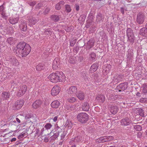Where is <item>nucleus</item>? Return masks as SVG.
<instances>
[{"instance_id": "f704fd0d", "label": "nucleus", "mask_w": 147, "mask_h": 147, "mask_svg": "<svg viewBox=\"0 0 147 147\" xmlns=\"http://www.w3.org/2000/svg\"><path fill=\"white\" fill-rule=\"evenodd\" d=\"M65 125L68 127L69 129H71L72 126V123L71 121L68 120L66 121Z\"/></svg>"}, {"instance_id": "603ef678", "label": "nucleus", "mask_w": 147, "mask_h": 147, "mask_svg": "<svg viewBox=\"0 0 147 147\" xmlns=\"http://www.w3.org/2000/svg\"><path fill=\"white\" fill-rule=\"evenodd\" d=\"M44 130V128H42L40 131V133L39 134L40 135H42L43 133V132Z\"/></svg>"}, {"instance_id": "393cba45", "label": "nucleus", "mask_w": 147, "mask_h": 147, "mask_svg": "<svg viewBox=\"0 0 147 147\" xmlns=\"http://www.w3.org/2000/svg\"><path fill=\"white\" fill-rule=\"evenodd\" d=\"M111 67V66L108 65L105 68L103 69V72L104 74V75H107L108 74L110 71V68Z\"/></svg>"}, {"instance_id": "3c124183", "label": "nucleus", "mask_w": 147, "mask_h": 147, "mask_svg": "<svg viewBox=\"0 0 147 147\" xmlns=\"http://www.w3.org/2000/svg\"><path fill=\"white\" fill-rule=\"evenodd\" d=\"M4 8L3 5L0 6V12H2L4 11Z\"/></svg>"}, {"instance_id": "864d4df0", "label": "nucleus", "mask_w": 147, "mask_h": 147, "mask_svg": "<svg viewBox=\"0 0 147 147\" xmlns=\"http://www.w3.org/2000/svg\"><path fill=\"white\" fill-rule=\"evenodd\" d=\"M76 9L77 11H78L79 9V6L77 5H76Z\"/></svg>"}, {"instance_id": "473e14b6", "label": "nucleus", "mask_w": 147, "mask_h": 147, "mask_svg": "<svg viewBox=\"0 0 147 147\" xmlns=\"http://www.w3.org/2000/svg\"><path fill=\"white\" fill-rule=\"evenodd\" d=\"M94 42L93 40L91 39L89 40L87 43L88 47L89 48H90L92 47L94 45Z\"/></svg>"}, {"instance_id": "5fc2aeb1", "label": "nucleus", "mask_w": 147, "mask_h": 147, "mask_svg": "<svg viewBox=\"0 0 147 147\" xmlns=\"http://www.w3.org/2000/svg\"><path fill=\"white\" fill-rule=\"evenodd\" d=\"M142 133L141 132H139L138 134V137H140L142 135Z\"/></svg>"}, {"instance_id": "0eeeda50", "label": "nucleus", "mask_w": 147, "mask_h": 147, "mask_svg": "<svg viewBox=\"0 0 147 147\" xmlns=\"http://www.w3.org/2000/svg\"><path fill=\"white\" fill-rule=\"evenodd\" d=\"M55 129L56 132L51 137V139L53 140H55L57 138L59 135V133L61 131V129L57 125H55Z\"/></svg>"}, {"instance_id": "f257e3e1", "label": "nucleus", "mask_w": 147, "mask_h": 147, "mask_svg": "<svg viewBox=\"0 0 147 147\" xmlns=\"http://www.w3.org/2000/svg\"><path fill=\"white\" fill-rule=\"evenodd\" d=\"M48 78L51 82L53 83L63 82L65 80V76L61 71L51 73L49 76Z\"/></svg>"}, {"instance_id": "58836bf2", "label": "nucleus", "mask_w": 147, "mask_h": 147, "mask_svg": "<svg viewBox=\"0 0 147 147\" xmlns=\"http://www.w3.org/2000/svg\"><path fill=\"white\" fill-rule=\"evenodd\" d=\"M9 16V14L8 13H6L5 12V11H3L1 13V16L2 18L4 19H6L8 16Z\"/></svg>"}, {"instance_id": "4c0bfd02", "label": "nucleus", "mask_w": 147, "mask_h": 147, "mask_svg": "<svg viewBox=\"0 0 147 147\" xmlns=\"http://www.w3.org/2000/svg\"><path fill=\"white\" fill-rule=\"evenodd\" d=\"M26 132L25 131L22 132L20 135L18 136V138L19 139H21L24 137H26L27 136V134H26Z\"/></svg>"}, {"instance_id": "6e6552de", "label": "nucleus", "mask_w": 147, "mask_h": 147, "mask_svg": "<svg viewBox=\"0 0 147 147\" xmlns=\"http://www.w3.org/2000/svg\"><path fill=\"white\" fill-rule=\"evenodd\" d=\"M24 103L23 100H18L15 103L14 106L13 107V109L16 110L20 109L23 105Z\"/></svg>"}, {"instance_id": "0e129e2a", "label": "nucleus", "mask_w": 147, "mask_h": 147, "mask_svg": "<svg viewBox=\"0 0 147 147\" xmlns=\"http://www.w3.org/2000/svg\"><path fill=\"white\" fill-rule=\"evenodd\" d=\"M81 17L84 20H85V19L86 18V17L85 16H82Z\"/></svg>"}, {"instance_id": "4468645a", "label": "nucleus", "mask_w": 147, "mask_h": 147, "mask_svg": "<svg viewBox=\"0 0 147 147\" xmlns=\"http://www.w3.org/2000/svg\"><path fill=\"white\" fill-rule=\"evenodd\" d=\"M113 137L111 136H107L102 137L100 138L99 140L101 142H104L112 140Z\"/></svg>"}, {"instance_id": "b1692460", "label": "nucleus", "mask_w": 147, "mask_h": 147, "mask_svg": "<svg viewBox=\"0 0 147 147\" xmlns=\"http://www.w3.org/2000/svg\"><path fill=\"white\" fill-rule=\"evenodd\" d=\"M65 2L63 1H61L59 3H57L55 6V8L57 10H59L61 9L63 5L64 4Z\"/></svg>"}, {"instance_id": "c85d7f7f", "label": "nucleus", "mask_w": 147, "mask_h": 147, "mask_svg": "<svg viewBox=\"0 0 147 147\" xmlns=\"http://www.w3.org/2000/svg\"><path fill=\"white\" fill-rule=\"evenodd\" d=\"M96 99L98 100L99 102H103L105 100V96L102 95H100L96 98Z\"/></svg>"}, {"instance_id": "a18cd8bd", "label": "nucleus", "mask_w": 147, "mask_h": 147, "mask_svg": "<svg viewBox=\"0 0 147 147\" xmlns=\"http://www.w3.org/2000/svg\"><path fill=\"white\" fill-rule=\"evenodd\" d=\"M76 100V98L74 97H72L69 98L68 99V101L71 102H73Z\"/></svg>"}, {"instance_id": "e2e57ef3", "label": "nucleus", "mask_w": 147, "mask_h": 147, "mask_svg": "<svg viewBox=\"0 0 147 147\" xmlns=\"http://www.w3.org/2000/svg\"><path fill=\"white\" fill-rule=\"evenodd\" d=\"M136 96H140V94L139 92H138L136 94Z\"/></svg>"}, {"instance_id": "6ab92c4d", "label": "nucleus", "mask_w": 147, "mask_h": 147, "mask_svg": "<svg viewBox=\"0 0 147 147\" xmlns=\"http://www.w3.org/2000/svg\"><path fill=\"white\" fill-rule=\"evenodd\" d=\"M76 96L80 100H82L84 99L85 94L82 92L79 91L77 94Z\"/></svg>"}, {"instance_id": "09e8293b", "label": "nucleus", "mask_w": 147, "mask_h": 147, "mask_svg": "<svg viewBox=\"0 0 147 147\" xmlns=\"http://www.w3.org/2000/svg\"><path fill=\"white\" fill-rule=\"evenodd\" d=\"M40 133V132H39V129H36L35 136H39L40 135H41L39 134Z\"/></svg>"}, {"instance_id": "72a5a7b5", "label": "nucleus", "mask_w": 147, "mask_h": 147, "mask_svg": "<svg viewBox=\"0 0 147 147\" xmlns=\"http://www.w3.org/2000/svg\"><path fill=\"white\" fill-rule=\"evenodd\" d=\"M96 57V56L95 54L94 53H92L90 54L89 57V59L91 61H95Z\"/></svg>"}, {"instance_id": "69168bd1", "label": "nucleus", "mask_w": 147, "mask_h": 147, "mask_svg": "<svg viewBox=\"0 0 147 147\" xmlns=\"http://www.w3.org/2000/svg\"><path fill=\"white\" fill-rule=\"evenodd\" d=\"M100 18V16L98 15L97 16V20H98V19H99V18Z\"/></svg>"}, {"instance_id": "20e7f679", "label": "nucleus", "mask_w": 147, "mask_h": 147, "mask_svg": "<svg viewBox=\"0 0 147 147\" xmlns=\"http://www.w3.org/2000/svg\"><path fill=\"white\" fill-rule=\"evenodd\" d=\"M25 43H20L17 45L16 49V52L18 55H21L22 53L23 49L25 46Z\"/></svg>"}, {"instance_id": "a19ab883", "label": "nucleus", "mask_w": 147, "mask_h": 147, "mask_svg": "<svg viewBox=\"0 0 147 147\" xmlns=\"http://www.w3.org/2000/svg\"><path fill=\"white\" fill-rule=\"evenodd\" d=\"M138 113L139 115L142 117L144 116V114L143 111L141 108H138Z\"/></svg>"}, {"instance_id": "f3484780", "label": "nucleus", "mask_w": 147, "mask_h": 147, "mask_svg": "<svg viewBox=\"0 0 147 147\" xmlns=\"http://www.w3.org/2000/svg\"><path fill=\"white\" fill-rule=\"evenodd\" d=\"M21 23L20 25V28L21 30L22 31H25L27 30L26 23V21H22L21 22Z\"/></svg>"}, {"instance_id": "423d86ee", "label": "nucleus", "mask_w": 147, "mask_h": 147, "mask_svg": "<svg viewBox=\"0 0 147 147\" xmlns=\"http://www.w3.org/2000/svg\"><path fill=\"white\" fill-rule=\"evenodd\" d=\"M27 87L26 85L21 86H20L17 94V95L20 97L23 95L26 92Z\"/></svg>"}, {"instance_id": "9b49d317", "label": "nucleus", "mask_w": 147, "mask_h": 147, "mask_svg": "<svg viewBox=\"0 0 147 147\" xmlns=\"http://www.w3.org/2000/svg\"><path fill=\"white\" fill-rule=\"evenodd\" d=\"M60 67L59 60L58 58H55L53 61V68L54 69H57Z\"/></svg>"}, {"instance_id": "8fccbe9b", "label": "nucleus", "mask_w": 147, "mask_h": 147, "mask_svg": "<svg viewBox=\"0 0 147 147\" xmlns=\"http://www.w3.org/2000/svg\"><path fill=\"white\" fill-rule=\"evenodd\" d=\"M12 40L13 38H9L7 39V41L8 43H9L10 44H11L12 43Z\"/></svg>"}, {"instance_id": "ea45409f", "label": "nucleus", "mask_w": 147, "mask_h": 147, "mask_svg": "<svg viewBox=\"0 0 147 147\" xmlns=\"http://www.w3.org/2000/svg\"><path fill=\"white\" fill-rule=\"evenodd\" d=\"M52 127V125L49 123H47L44 126V128L46 130L49 129L50 128H51Z\"/></svg>"}, {"instance_id": "412c9836", "label": "nucleus", "mask_w": 147, "mask_h": 147, "mask_svg": "<svg viewBox=\"0 0 147 147\" xmlns=\"http://www.w3.org/2000/svg\"><path fill=\"white\" fill-rule=\"evenodd\" d=\"M98 65L97 63H94L91 66L90 70L91 73H92L96 71L98 67Z\"/></svg>"}, {"instance_id": "bb28decb", "label": "nucleus", "mask_w": 147, "mask_h": 147, "mask_svg": "<svg viewBox=\"0 0 147 147\" xmlns=\"http://www.w3.org/2000/svg\"><path fill=\"white\" fill-rule=\"evenodd\" d=\"M9 94L7 92H4L2 94V98L3 100H7L9 97Z\"/></svg>"}, {"instance_id": "c756f323", "label": "nucleus", "mask_w": 147, "mask_h": 147, "mask_svg": "<svg viewBox=\"0 0 147 147\" xmlns=\"http://www.w3.org/2000/svg\"><path fill=\"white\" fill-rule=\"evenodd\" d=\"M29 22L30 26L34 25L36 22V20L35 18L33 17H30L29 20Z\"/></svg>"}, {"instance_id": "1a4fd4ad", "label": "nucleus", "mask_w": 147, "mask_h": 147, "mask_svg": "<svg viewBox=\"0 0 147 147\" xmlns=\"http://www.w3.org/2000/svg\"><path fill=\"white\" fill-rule=\"evenodd\" d=\"M131 123V121L127 117L122 119L121 121V125L124 126H127L129 125Z\"/></svg>"}, {"instance_id": "7c9ffc66", "label": "nucleus", "mask_w": 147, "mask_h": 147, "mask_svg": "<svg viewBox=\"0 0 147 147\" xmlns=\"http://www.w3.org/2000/svg\"><path fill=\"white\" fill-rule=\"evenodd\" d=\"M127 84H125L124 83L121 84L118 86V88H120L123 90H125L127 88Z\"/></svg>"}, {"instance_id": "9d476101", "label": "nucleus", "mask_w": 147, "mask_h": 147, "mask_svg": "<svg viewBox=\"0 0 147 147\" xmlns=\"http://www.w3.org/2000/svg\"><path fill=\"white\" fill-rule=\"evenodd\" d=\"M60 90V88L59 86H55L52 88L51 93L53 96H56L59 93Z\"/></svg>"}, {"instance_id": "a211bd4d", "label": "nucleus", "mask_w": 147, "mask_h": 147, "mask_svg": "<svg viewBox=\"0 0 147 147\" xmlns=\"http://www.w3.org/2000/svg\"><path fill=\"white\" fill-rule=\"evenodd\" d=\"M7 60H9L11 63L13 65L16 66L18 65V61L14 57H12L10 59L8 58Z\"/></svg>"}, {"instance_id": "f8f14e48", "label": "nucleus", "mask_w": 147, "mask_h": 147, "mask_svg": "<svg viewBox=\"0 0 147 147\" xmlns=\"http://www.w3.org/2000/svg\"><path fill=\"white\" fill-rule=\"evenodd\" d=\"M144 16L143 14L139 13L137 15V21L140 24H142L144 21Z\"/></svg>"}, {"instance_id": "4be33fe9", "label": "nucleus", "mask_w": 147, "mask_h": 147, "mask_svg": "<svg viewBox=\"0 0 147 147\" xmlns=\"http://www.w3.org/2000/svg\"><path fill=\"white\" fill-rule=\"evenodd\" d=\"M19 20V18L18 17L12 18L10 19L9 21L11 24H13L18 23Z\"/></svg>"}, {"instance_id": "49530a36", "label": "nucleus", "mask_w": 147, "mask_h": 147, "mask_svg": "<svg viewBox=\"0 0 147 147\" xmlns=\"http://www.w3.org/2000/svg\"><path fill=\"white\" fill-rule=\"evenodd\" d=\"M66 135V132L64 131L61 134V139H63L65 138Z\"/></svg>"}, {"instance_id": "f03ea898", "label": "nucleus", "mask_w": 147, "mask_h": 147, "mask_svg": "<svg viewBox=\"0 0 147 147\" xmlns=\"http://www.w3.org/2000/svg\"><path fill=\"white\" fill-rule=\"evenodd\" d=\"M126 34L128 41L133 44L135 40V37L133 31L131 28H127L126 30Z\"/></svg>"}, {"instance_id": "6e6d98bb", "label": "nucleus", "mask_w": 147, "mask_h": 147, "mask_svg": "<svg viewBox=\"0 0 147 147\" xmlns=\"http://www.w3.org/2000/svg\"><path fill=\"white\" fill-rule=\"evenodd\" d=\"M57 118L58 117L57 116L55 117L53 119V121L55 122H56L57 120Z\"/></svg>"}, {"instance_id": "de8ad7c7", "label": "nucleus", "mask_w": 147, "mask_h": 147, "mask_svg": "<svg viewBox=\"0 0 147 147\" xmlns=\"http://www.w3.org/2000/svg\"><path fill=\"white\" fill-rule=\"evenodd\" d=\"M147 100V98H141L140 100V101L141 102H145Z\"/></svg>"}, {"instance_id": "7ed1b4c3", "label": "nucleus", "mask_w": 147, "mask_h": 147, "mask_svg": "<svg viewBox=\"0 0 147 147\" xmlns=\"http://www.w3.org/2000/svg\"><path fill=\"white\" fill-rule=\"evenodd\" d=\"M78 121L82 123L86 122L88 119V116L84 113H81L78 114L77 117Z\"/></svg>"}, {"instance_id": "13d9d810", "label": "nucleus", "mask_w": 147, "mask_h": 147, "mask_svg": "<svg viewBox=\"0 0 147 147\" xmlns=\"http://www.w3.org/2000/svg\"><path fill=\"white\" fill-rule=\"evenodd\" d=\"M49 11V9L48 8L46 9L45 11V13H47Z\"/></svg>"}, {"instance_id": "680f3d73", "label": "nucleus", "mask_w": 147, "mask_h": 147, "mask_svg": "<svg viewBox=\"0 0 147 147\" xmlns=\"http://www.w3.org/2000/svg\"><path fill=\"white\" fill-rule=\"evenodd\" d=\"M16 121L19 123H20V120L18 118H16Z\"/></svg>"}, {"instance_id": "37998d69", "label": "nucleus", "mask_w": 147, "mask_h": 147, "mask_svg": "<svg viewBox=\"0 0 147 147\" xmlns=\"http://www.w3.org/2000/svg\"><path fill=\"white\" fill-rule=\"evenodd\" d=\"M44 33L47 35H51V29L50 28H48L46 29Z\"/></svg>"}, {"instance_id": "dca6fc26", "label": "nucleus", "mask_w": 147, "mask_h": 147, "mask_svg": "<svg viewBox=\"0 0 147 147\" xmlns=\"http://www.w3.org/2000/svg\"><path fill=\"white\" fill-rule=\"evenodd\" d=\"M42 104V102L40 100H37L34 102L32 105V107L35 109L39 108Z\"/></svg>"}, {"instance_id": "aec40b11", "label": "nucleus", "mask_w": 147, "mask_h": 147, "mask_svg": "<svg viewBox=\"0 0 147 147\" xmlns=\"http://www.w3.org/2000/svg\"><path fill=\"white\" fill-rule=\"evenodd\" d=\"M60 105L59 101L55 100L53 101L51 103V105L52 107L55 108H58Z\"/></svg>"}, {"instance_id": "c9c22d12", "label": "nucleus", "mask_w": 147, "mask_h": 147, "mask_svg": "<svg viewBox=\"0 0 147 147\" xmlns=\"http://www.w3.org/2000/svg\"><path fill=\"white\" fill-rule=\"evenodd\" d=\"M51 19L55 22H57L59 20V16L58 15H53L51 17Z\"/></svg>"}, {"instance_id": "2eb2a0df", "label": "nucleus", "mask_w": 147, "mask_h": 147, "mask_svg": "<svg viewBox=\"0 0 147 147\" xmlns=\"http://www.w3.org/2000/svg\"><path fill=\"white\" fill-rule=\"evenodd\" d=\"M121 79V76L117 75L113 77L112 82L114 84H116L120 81Z\"/></svg>"}, {"instance_id": "79ce46f5", "label": "nucleus", "mask_w": 147, "mask_h": 147, "mask_svg": "<svg viewBox=\"0 0 147 147\" xmlns=\"http://www.w3.org/2000/svg\"><path fill=\"white\" fill-rule=\"evenodd\" d=\"M134 128L138 131H140L142 129V127L140 125H137L134 126Z\"/></svg>"}, {"instance_id": "052dcab7", "label": "nucleus", "mask_w": 147, "mask_h": 147, "mask_svg": "<svg viewBox=\"0 0 147 147\" xmlns=\"http://www.w3.org/2000/svg\"><path fill=\"white\" fill-rule=\"evenodd\" d=\"M16 140V138H13L11 139V142L15 141Z\"/></svg>"}, {"instance_id": "ddd939ff", "label": "nucleus", "mask_w": 147, "mask_h": 147, "mask_svg": "<svg viewBox=\"0 0 147 147\" xmlns=\"http://www.w3.org/2000/svg\"><path fill=\"white\" fill-rule=\"evenodd\" d=\"M77 89L76 87L72 86L67 90V93L69 94H75L77 92Z\"/></svg>"}, {"instance_id": "bf43d9fd", "label": "nucleus", "mask_w": 147, "mask_h": 147, "mask_svg": "<svg viewBox=\"0 0 147 147\" xmlns=\"http://www.w3.org/2000/svg\"><path fill=\"white\" fill-rule=\"evenodd\" d=\"M44 140V141L45 142H48L49 141V140H48V138L46 137L45 138Z\"/></svg>"}, {"instance_id": "c03bdc74", "label": "nucleus", "mask_w": 147, "mask_h": 147, "mask_svg": "<svg viewBox=\"0 0 147 147\" xmlns=\"http://www.w3.org/2000/svg\"><path fill=\"white\" fill-rule=\"evenodd\" d=\"M65 10L67 12H69L71 11V9L69 5H67L65 6Z\"/></svg>"}, {"instance_id": "5701e85b", "label": "nucleus", "mask_w": 147, "mask_h": 147, "mask_svg": "<svg viewBox=\"0 0 147 147\" xmlns=\"http://www.w3.org/2000/svg\"><path fill=\"white\" fill-rule=\"evenodd\" d=\"M118 109L117 106H112L111 107L110 111L113 114H115L118 111Z\"/></svg>"}, {"instance_id": "cd10ccee", "label": "nucleus", "mask_w": 147, "mask_h": 147, "mask_svg": "<svg viewBox=\"0 0 147 147\" xmlns=\"http://www.w3.org/2000/svg\"><path fill=\"white\" fill-rule=\"evenodd\" d=\"M82 108L83 111H88L89 108V105L87 102H85L82 105Z\"/></svg>"}, {"instance_id": "a878e982", "label": "nucleus", "mask_w": 147, "mask_h": 147, "mask_svg": "<svg viewBox=\"0 0 147 147\" xmlns=\"http://www.w3.org/2000/svg\"><path fill=\"white\" fill-rule=\"evenodd\" d=\"M140 34L144 36H147V29L145 28H143L140 30Z\"/></svg>"}, {"instance_id": "338daca9", "label": "nucleus", "mask_w": 147, "mask_h": 147, "mask_svg": "<svg viewBox=\"0 0 147 147\" xmlns=\"http://www.w3.org/2000/svg\"><path fill=\"white\" fill-rule=\"evenodd\" d=\"M146 136H147V130L146 131Z\"/></svg>"}, {"instance_id": "4d7b16f0", "label": "nucleus", "mask_w": 147, "mask_h": 147, "mask_svg": "<svg viewBox=\"0 0 147 147\" xmlns=\"http://www.w3.org/2000/svg\"><path fill=\"white\" fill-rule=\"evenodd\" d=\"M30 117V116L28 115H27L25 116V118L26 119H28Z\"/></svg>"}, {"instance_id": "39448f33", "label": "nucleus", "mask_w": 147, "mask_h": 147, "mask_svg": "<svg viewBox=\"0 0 147 147\" xmlns=\"http://www.w3.org/2000/svg\"><path fill=\"white\" fill-rule=\"evenodd\" d=\"M25 45L21 55V56L22 57L27 56L30 53L31 50L30 47L28 44L25 43Z\"/></svg>"}, {"instance_id": "2f4dec72", "label": "nucleus", "mask_w": 147, "mask_h": 147, "mask_svg": "<svg viewBox=\"0 0 147 147\" xmlns=\"http://www.w3.org/2000/svg\"><path fill=\"white\" fill-rule=\"evenodd\" d=\"M45 67V65L43 64H40L36 66V70L38 71H40L43 69Z\"/></svg>"}, {"instance_id": "774afa93", "label": "nucleus", "mask_w": 147, "mask_h": 147, "mask_svg": "<svg viewBox=\"0 0 147 147\" xmlns=\"http://www.w3.org/2000/svg\"><path fill=\"white\" fill-rule=\"evenodd\" d=\"M121 147H126V146H122Z\"/></svg>"}, {"instance_id": "e433bc0d", "label": "nucleus", "mask_w": 147, "mask_h": 147, "mask_svg": "<svg viewBox=\"0 0 147 147\" xmlns=\"http://www.w3.org/2000/svg\"><path fill=\"white\" fill-rule=\"evenodd\" d=\"M142 88V92L144 94L147 93V84H143Z\"/></svg>"}]
</instances>
